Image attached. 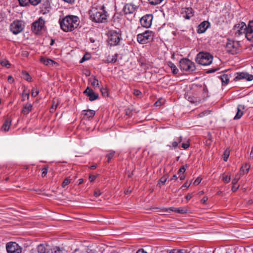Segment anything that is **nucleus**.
I'll list each match as a JSON object with an SVG mask.
<instances>
[{
	"label": "nucleus",
	"instance_id": "nucleus-32",
	"mask_svg": "<svg viewBox=\"0 0 253 253\" xmlns=\"http://www.w3.org/2000/svg\"><path fill=\"white\" fill-rule=\"evenodd\" d=\"M22 78L29 81V82H31V79L32 78H31L29 74L26 72V71H22Z\"/></svg>",
	"mask_w": 253,
	"mask_h": 253
},
{
	"label": "nucleus",
	"instance_id": "nucleus-6",
	"mask_svg": "<svg viewBox=\"0 0 253 253\" xmlns=\"http://www.w3.org/2000/svg\"><path fill=\"white\" fill-rule=\"evenodd\" d=\"M153 37V32L151 31L146 30L144 32L137 35V40L140 44H145L152 41Z\"/></svg>",
	"mask_w": 253,
	"mask_h": 253
},
{
	"label": "nucleus",
	"instance_id": "nucleus-37",
	"mask_svg": "<svg viewBox=\"0 0 253 253\" xmlns=\"http://www.w3.org/2000/svg\"><path fill=\"white\" fill-rule=\"evenodd\" d=\"M169 253H186L185 250L181 249V250H177V249H173L171 250Z\"/></svg>",
	"mask_w": 253,
	"mask_h": 253
},
{
	"label": "nucleus",
	"instance_id": "nucleus-48",
	"mask_svg": "<svg viewBox=\"0 0 253 253\" xmlns=\"http://www.w3.org/2000/svg\"><path fill=\"white\" fill-rule=\"evenodd\" d=\"M240 178V177L236 175L235 177L232 180V183L233 185H236Z\"/></svg>",
	"mask_w": 253,
	"mask_h": 253
},
{
	"label": "nucleus",
	"instance_id": "nucleus-12",
	"mask_svg": "<svg viewBox=\"0 0 253 253\" xmlns=\"http://www.w3.org/2000/svg\"><path fill=\"white\" fill-rule=\"evenodd\" d=\"M10 31L15 35L20 33L24 29V24L21 21H14L10 24Z\"/></svg>",
	"mask_w": 253,
	"mask_h": 253
},
{
	"label": "nucleus",
	"instance_id": "nucleus-16",
	"mask_svg": "<svg viewBox=\"0 0 253 253\" xmlns=\"http://www.w3.org/2000/svg\"><path fill=\"white\" fill-rule=\"evenodd\" d=\"M84 93L89 97V100L90 101H94L98 98V93H95L92 89L87 87L84 91Z\"/></svg>",
	"mask_w": 253,
	"mask_h": 253
},
{
	"label": "nucleus",
	"instance_id": "nucleus-18",
	"mask_svg": "<svg viewBox=\"0 0 253 253\" xmlns=\"http://www.w3.org/2000/svg\"><path fill=\"white\" fill-rule=\"evenodd\" d=\"M50 248L46 244H41L38 246L37 251L39 253H49Z\"/></svg>",
	"mask_w": 253,
	"mask_h": 253
},
{
	"label": "nucleus",
	"instance_id": "nucleus-53",
	"mask_svg": "<svg viewBox=\"0 0 253 253\" xmlns=\"http://www.w3.org/2000/svg\"><path fill=\"white\" fill-rule=\"evenodd\" d=\"M132 114V111L129 109H127L126 110V115L128 116V117H130Z\"/></svg>",
	"mask_w": 253,
	"mask_h": 253
},
{
	"label": "nucleus",
	"instance_id": "nucleus-26",
	"mask_svg": "<svg viewBox=\"0 0 253 253\" xmlns=\"http://www.w3.org/2000/svg\"><path fill=\"white\" fill-rule=\"evenodd\" d=\"M83 112H85L84 115L88 119H92L95 115V112L94 110L88 109L87 110H84Z\"/></svg>",
	"mask_w": 253,
	"mask_h": 253
},
{
	"label": "nucleus",
	"instance_id": "nucleus-49",
	"mask_svg": "<svg viewBox=\"0 0 253 253\" xmlns=\"http://www.w3.org/2000/svg\"><path fill=\"white\" fill-rule=\"evenodd\" d=\"M42 177H44L47 173V168L46 167H44L42 169Z\"/></svg>",
	"mask_w": 253,
	"mask_h": 253
},
{
	"label": "nucleus",
	"instance_id": "nucleus-57",
	"mask_svg": "<svg viewBox=\"0 0 253 253\" xmlns=\"http://www.w3.org/2000/svg\"><path fill=\"white\" fill-rule=\"evenodd\" d=\"M117 56H118V54H115V55L112 58V60L111 61V62H112V63L116 62L117 61Z\"/></svg>",
	"mask_w": 253,
	"mask_h": 253
},
{
	"label": "nucleus",
	"instance_id": "nucleus-23",
	"mask_svg": "<svg viewBox=\"0 0 253 253\" xmlns=\"http://www.w3.org/2000/svg\"><path fill=\"white\" fill-rule=\"evenodd\" d=\"M245 36L248 41H252L253 40V29L246 27Z\"/></svg>",
	"mask_w": 253,
	"mask_h": 253
},
{
	"label": "nucleus",
	"instance_id": "nucleus-11",
	"mask_svg": "<svg viewBox=\"0 0 253 253\" xmlns=\"http://www.w3.org/2000/svg\"><path fill=\"white\" fill-rule=\"evenodd\" d=\"M51 4V0H44L40 5L39 13L43 15L49 13L52 9Z\"/></svg>",
	"mask_w": 253,
	"mask_h": 253
},
{
	"label": "nucleus",
	"instance_id": "nucleus-36",
	"mask_svg": "<svg viewBox=\"0 0 253 253\" xmlns=\"http://www.w3.org/2000/svg\"><path fill=\"white\" fill-rule=\"evenodd\" d=\"M230 155V150L228 149H226L223 153V159L224 161L226 162L228 159V157Z\"/></svg>",
	"mask_w": 253,
	"mask_h": 253
},
{
	"label": "nucleus",
	"instance_id": "nucleus-50",
	"mask_svg": "<svg viewBox=\"0 0 253 253\" xmlns=\"http://www.w3.org/2000/svg\"><path fill=\"white\" fill-rule=\"evenodd\" d=\"M91 85L93 86H95V85L98 86V81L96 78H94L93 80L91 82Z\"/></svg>",
	"mask_w": 253,
	"mask_h": 253
},
{
	"label": "nucleus",
	"instance_id": "nucleus-54",
	"mask_svg": "<svg viewBox=\"0 0 253 253\" xmlns=\"http://www.w3.org/2000/svg\"><path fill=\"white\" fill-rule=\"evenodd\" d=\"M191 184V183H188V181H186L184 184L181 186V188H188L190 186Z\"/></svg>",
	"mask_w": 253,
	"mask_h": 253
},
{
	"label": "nucleus",
	"instance_id": "nucleus-63",
	"mask_svg": "<svg viewBox=\"0 0 253 253\" xmlns=\"http://www.w3.org/2000/svg\"><path fill=\"white\" fill-rule=\"evenodd\" d=\"M136 253H147L143 249H139Z\"/></svg>",
	"mask_w": 253,
	"mask_h": 253
},
{
	"label": "nucleus",
	"instance_id": "nucleus-62",
	"mask_svg": "<svg viewBox=\"0 0 253 253\" xmlns=\"http://www.w3.org/2000/svg\"><path fill=\"white\" fill-rule=\"evenodd\" d=\"M96 177V176L91 175L89 176V179L90 182H93L95 179Z\"/></svg>",
	"mask_w": 253,
	"mask_h": 253
},
{
	"label": "nucleus",
	"instance_id": "nucleus-56",
	"mask_svg": "<svg viewBox=\"0 0 253 253\" xmlns=\"http://www.w3.org/2000/svg\"><path fill=\"white\" fill-rule=\"evenodd\" d=\"M218 69V68H215V69L208 70L207 71L206 73L208 74L213 73V72H215V71H216Z\"/></svg>",
	"mask_w": 253,
	"mask_h": 253
},
{
	"label": "nucleus",
	"instance_id": "nucleus-29",
	"mask_svg": "<svg viewBox=\"0 0 253 253\" xmlns=\"http://www.w3.org/2000/svg\"><path fill=\"white\" fill-rule=\"evenodd\" d=\"M168 66L170 68L173 74L176 75L178 73V69L172 62H169L168 63Z\"/></svg>",
	"mask_w": 253,
	"mask_h": 253
},
{
	"label": "nucleus",
	"instance_id": "nucleus-28",
	"mask_svg": "<svg viewBox=\"0 0 253 253\" xmlns=\"http://www.w3.org/2000/svg\"><path fill=\"white\" fill-rule=\"evenodd\" d=\"M107 154L106 157L107 158V162L109 163L111 160L113 158L115 155V151L112 150H108L107 151Z\"/></svg>",
	"mask_w": 253,
	"mask_h": 253
},
{
	"label": "nucleus",
	"instance_id": "nucleus-41",
	"mask_svg": "<svg viewBox=\"0 0 253 253\" xmlns=\"http://www.w3.org/2000/svg\"><path fill=\"white\" fill-rule=\"evenodd\" d=\"M149 3L152 5L160 4L163 0H148Z\"/></svg>",
	"mask_w": 253,
	"mask_h": 253
},
{
	"label": "nucleus",
	"instance_id": "nucleus-40",
	"mask_svg": "<svg viewBox=\"0 0 253 253\" xmlns=\"http://www.w3.org/2000/svg\"><path fill=\"white\" fill-rule=\"evenodd\" d=\"M70 183V179L69 178H65L62 184V187L65 188L67 185Z\"/></svg>",
	"mask_w": 253,
	"mask_h": 253
},
{
	"label": "nucleus",
	"instance_id": "nucleus-58",
	"mask_svg": "<svg viewBox=\"0 0 253 253\" xmlns=\"http://www.w3.org/2000/svg\"><path fill=\"white\" fill-rule=\"evenodd\" d=\"M247 28L253 29V21H250Z\"/></svg>",
	"mask_w": 253,
	"mask_h": 253
},
{
	"label": "nucleus",
	"instance_id": "nucleus-55",
	"mask_svg": "<svg viewBox=\"0 0 253 253\" xmlns=\"http://www.w3.org/2000/svg\"><path fill=\"white\" fill-rule=\"evenodd\" d=\"M41 1L42 0H33V5H37L41 3Z\"/></svg>",
	"mask_w": 253,
	"mask_h": 253
},
{
	"label": "nucleus",
	"instance_id": "nucleus-31",
	"mask_svg": "<svg viewBox=\"0 0 253 253\" xmlns=\"http://www.w3.org/2000/svg\"><path fill=\"white\" fill-rule=\"evenodd\" d=\"M250 168V166L248 164H245L241 168L240 171L242 172L243 174L245 173H248Z\"/></svg>",
	"mask_w": 253,
	"mask_h": 253
},
{
	"label": "nucleus",
	"instance_id": "nucleus-61",
	"mask_svg": "<svg viewBox=\"0 0 253 253\" xmlns=\"http://www.w3.org/2000/svg\"><path fill=\"white\" fill-rule=\"evenodd\" d=\"M238 188H239V186H236V185H233V186L232 187V190L233 192H235L238 190Z\"/></svg>",
	"mask_w": 253,
	"mask_h": 253
},
{
	"label": "nucleus",
	"instance_id": "nucleus-42",
	"mask_svg": "<svg viewBox=\"0 0 253 253\" xmlns=\"http://www.w3.org/2000/svg\"><path fill=\"white\" fill-rule=\"evenodd\" d=\"M53 250L52 253H65L64 251L59 247H55Z\"/></svg>",
	"mask_w": 253,
	"mask_h": 253
},
{
	"label": "nucleus",
	"instance_id": "nucleus-27",
	"mask_svg": "<svg viewBox=\"0 0 253 253\" xmlns=\"http://www.w3.org/2000/svg\"><path fill=\"white\" fill-rule=\"evenodd\" d=\"M219 78L222 82V85H226L229 82V77L226 74L221 75Z\"/></svg>",
	"mask_w": 253,
	"mask_h": 253
},
{
	"label": "nucleus",
	"instance_id": "nucleus-7",
	"mask_svg": "<svg viewBox=\"0 0 253 253\" xmlns=\"http://www.w3.org/2000/svg\"><path fill=\"white\" fill-rule=\"evenodd\" d=\"M179 67L181 70L185 71L192 72L196 69L194 63L186 58H183L180 60Z\"/></svg>",
	"mask_w": 253,
	"mask_h": 253
},
{
	"label": "nucleus",
	"instance_id": "nucleus-1",
	"mask_svg": "<svg viewBox=\"0 0 253 253\" xmlns=\"http://www.w3.org/2000/svg\"><path fill=\"white\" fill-rule=\"evenodd\" d=\"M61 29L64 32H68L77 28L79 25V18L76 16L67 15L62 20H59Z\"/></svg>",
	"mask_w": 253,
	"mask_h": 253
},
{
	"label": "nucleus",
	"instance_id": "nucleus-14",
	"mask_svg": "<svg viewBox=\"0 0 253 253\" xmlns=\"http://www.w3.org/2000/svg\"><path fill=\"white\" fill-rule=\"evenodd\" d=\"M245 79L247 81L253 80V75L247 73L241 72L237 73L236 76L234 78V81Z\"/></svg>",
	"mask_w": 253,
	"mask_h": 253
},
{
	"label": "nucleus",
	"instance_id": "nucleus-15",
	"mask_svg": "<svg viewBox=\"0 0 253 253\" xmlns=\"http://www.w3.org/2000/svg\"><path fill=\"white\" fill-rule=\"evenodd\" d=\"M137 6L132 3H126L123 8L124 14H133L137 9Z\"/></svg>",
	"mask_w": 253,
	"mask_h": 253
},
{
	"label": "nucleus",
	"instance_id": "nucleus-10",
	"mask_svg": "<svg viewBox=\"0 0 253 253\" xmlns=\"http://www.w3.org/2000/svg\"><path fill=\"white\" fill-rule=\"evenodd\" d=\"M7 253H21L22 248L16 242H9L6 245Z\"/></svg>",
	"mask_w": 253,
	"mask_h": 253
},
{
	"label": "nucleus",
	"instance_id": "nucleus-38",
	"mask_svg": "<svg viewBox=\"0 0 253 253\" xmlns=\"http://www.w3.org/2000/svg\"><path fill=\"white\" fill-rule=\"evenodd\" d=\"M100 91L103 96H108V90L107 88L102 87L100 88Z\"/></svg>",
	"mask_w": 253,
	"mask_h": 253
},
{
	"label": "nucleus",
	"instance_id": "nucleus-24",
	"mask_svg": "<svg viewBox=\"0 0 253 253\" xmlns=\"http://www.w3.org/2000/svg\"><path fill=\"white\" fill-rule=\"evenodd\" d=\"M41 61L45 65H53V64H57V63L55 61L49 58L42 57L41 58Z\"/></svg>",
	"mask_w": 253,
	"mask_h": 253
},
{
	"label": "nucleus",
	"instance_id": "nucleus-64",
	"mask_svg": "<svg viewBox=\"0 0 253 253\" xmlns=\"http://www.w3.org/2000/svg\"><path fill=\"white\" fill-rule=\"evenodd\" d=\"M178 175L180 180H183L185 179V176L184 175V174H179Z\"/></svg>",
	"mask_w": 253,
	"mask_h": 253
},
{
	"label": "nucleus",
	"instance_id": "nucleus-30",
	"mask_svg": "<svg viewBox=\"0 0 253 253\" xmlns=\"http://www.w3.org/2000/svg\"><path fill=\"white\" fill-rule=\"evenodd\" d=\"M29 97V90H27L25 89L22 94V101H24L28 100Z\"/></svg>",
	"mask_w": 253,
	"mask_h": 253
},
{
	"label": "nucleus",
	"instance_id": "nucleus-17",
	"mask_svg": "<svg viewBox=\"0 0 253 253\" xmlns=\"http://www.w3.org/2000/svg\"><path fill=\"white\" fill-rule=\"evenodd\" d=\"M180 12L181 14L183 15V16L187 19H189L193 16V9L192 8L183 7L181 8Z\"/></svg>",
	"mask_w": 253,
	"mask_h": 253
},
{
	"label": "nucleus",
	"instance_id": "nucleus-5",
	"mask_svg": "<svg viewBox=\"0 0 253 253\" xmlns=\"http://www.w3.org/2000/svg\"><path fill=\"white\" fill-rule=\"evenodd\" d=\"M241 44L239 42L228 39L226 43V51L234 55L239 53L241 51Z\"/></svg>",
	"mask_w": 253,
	"mask_h": 253
},
{
	"label": "nucleus",
	"instance_id": "nucleus-2",
	"mask_svg": "<svg viewBox=\"0 0 253 253\" xmlns=\"http://www.w3.org/2000/svg\"><path fill=\"white\" fill-rule=\"evenodd\" d=\"M89 14L91 20L96 23L106 22L108 16L104 5L100 8L92 7L89 11Z\"/></svg>",
	"mask_w": 253,
	"mask_h": 253
},
{
	"label": "nucleus",
	"instance_id": "nucleus-20",
	"mask_svg": "<svg viewBox=\"0 0 253 253\" xmlns=\"http://www.w3.org/2000/svg\"><path fill=\"white\" fill-rule=\"evenodd\" d=\"M169 210L171 211H174L180 214L186 213L188 211V210L186 207H182L179 208L170 207L169 208Z\"/></svg>",
	"mask_w": 253,
	"mask_h": 253
},
{
	"label": "nucleus",
	"instance_id": "nucleus-45",
	"mask_svg": "<svg viewBox=\"0 0 253 253\" xmlns=\"http://www.w3.org/2000/svg\"><path fill=\"white\" fill-rule=\"evenodd\" d=\"M90 58V55L89 54H85L82 59H81L80 63H83L84 61L87 60Z\"/></svg>",
	"mask_w": 253,
	"mask_h": 253
},
{
	"label": "nucleus",
	"instance_id": "nucleus-13",
	"mask_svg": "<svg viewBox=\"0 0 253 253\" xmlns=\"http://www.w3.org/2000/svg\"><path fill=\"white\" fill-rule=\"evenodd\" d=\"M152 14H146L143 16L140 20L141 25L145 28H149L151 24L153 19Z\"/></svg>",
	"mask_w": 253,
	"mask_h": 253
},
{
	"label": "nucleus",
	"instance_id": "nucleus-33",
	"mask_svg": "<svg viewBox=\"0 0 253 253\" xmlns=\"http://www.w3.org/2000/svg\"><path fill=\"white\" fill-rule=\"evenodd\" d=\"M19 5L21 6L29 5V3H32L31 0H18Z\"/></svg>",
	"mask_w": 253,
	"mask_h": 253
},
{
	"label": "nucleus",
	"instance_id": "nucleus-39",
	"mask_svg": "<svg viewBox=\"0 0 253 253\" xmlns=\"http://www.w3.org/2000/svg\"><path fill=\"white\" fill-rule=\"evenodd\" d=\"M58 105V102L55 99L53 100V104L50 108V112L54 111Z\"/></svg>",
	"mask_w": 253,
	"mask_h": 253
},
{
	"label": "nucleus",
	"instance_id": "nucleus-9",
	"mask_svg": "<svg viewBox=\"0 0 253 253\" xmlns=\"http://www.w3.org/2000/svg\"><path fill=\"white\" fill-rule=\"evenodd\" d=\"M44 24V20L42 17L33 23V28H34V32L36 34L40 35L42 34V31L45 28Z\"/></svg>",
	"mask_w": 253,
	"mask_h": 253
},
{
	"label": "nucleus",
	"instance_id": "nucleus-25",
	"mask_svg": "<svg viewBox=\"0 0 253 253\" xmlns=\"http://www.w3.org/2000/svg\"><path fill=\"white\" fill-rule=\"evenodd\" d=\"M31 111H32V105L31 104H27L24 105L22 113L24 115H27Z\"/></svg>",
	"mask_w": 253,
	"mask_h": 253
},
{
	"label": "nucleus",
	"instance_id": "nucleus-34",
	"mask_svg": "<svg viewBox=\"0 0 253 253\" xmlns=\"http://www.w3.org/2000/svg\"><path fill=\"white\" fill-rule=\"evenodd\" d=\"M182 141V137L180 136L178 138L176 139L175 141H174L172 143V146L173 148H176L177 147L179 143H180Z\"/></svg>",
	"mask_w": 253,
	"mask_h": 253
},
{
	"label": "nucleus",
	"instance_id": "nucleus-21",
	"mask_svg": "<svg viewBox=\"0 0 253 253\" xmlns=\"http://www.w3.org/2000/svg\"><path fill=\"white\" fill-rule=\"evenodd\" d=\"M244 109V106L243 105H239L238 106L237 112V113H236L235 116L234 118V120H238L242 117V116L244 114V111H243Z\"/></svg>",
	"mask_w": 253,
	"mask_h": 253
},
{
	"label": "nucleus",
	"instance_id": "nucleus-44",
	"mask_svg": "<svg viewBox=\"0 0 253 253\" xmlns=\"http://www.w3.org/2000/svg\"><path fill=\"white\" fill-rule=\"evenodd\" d=\"M133 94L136 96L140 97L142 95V92L138 89H134Z\"/></svg>",
	"mask_w": 253,
	"mask_h": 253
},
{
	"label": "nucleus",
	"instance_id": "nucleus-4",
	"mask_svg": "<svg viewBox=\"0 0 253 253\" xmlns=\"http://www.w3.org/2000/svg\"><path fill=\"white\" fill-rule=\"evenodd\" d=\"M213 56L209 52H200L196 56V62L203 66L210 65L212 61Z\"/></svg>",
	"mask_w": 253,
	"mask_h": 253
},
{
	"label": "nucleus",
	"instance_id": "nucleus-51",
	"mask_svg": "<svg viewBox=\"0 0 253 253\" xmlns=\"http://www.w3.org/2000/svg\"><path fill=\"white\" fill-rule=\"evenodd\" d=\"M189 146H190V144L188 142H187L186 143H183L181 145V147L182 148H183L184 149H186L189 147Z\"/></svg>",
	"mask_w": 253,
	"mask_h": 253
},
{
	"label": "nucleus",
	"instance_id": "nucleus-3",
	"mask_svg": "<svg viewBox=\"0 0 253 253\" xmlns=\"http://www.w3.org/2000/svg\"><path fill=\"white\" fill-rule=\"evenodd\" d=\"M122 33L120 29L116 30H110L107 33L108 39L107 42L111 46L119 45L122 40Z\"/></svg>",
	"mask_w": 253,
	"mask_h": 253
},
{
	"label": "nucleus",
	"instance_id": "nucleus-52",
	"mask_svg": "<svg viewBox=\"0 0 253 253\" xmlns=\"http://www.w3.org/2000/svg\"><path fill=\"white\" fill-rule=\"evenodd\" d=\"M201 180H202V178H201L200 177H198L194 181L193 184L195 185H197L201 182Z\"/></svg>",
	"mask_w": 253,
	"mask_h": 253
},
{
	"label": "nucleus",
	"instance_id": "nucleus-19",
	"mask_svg": "<svg viewBox=\"0 0 253 253\" xmlns=\"http://www.w3.org/2000/svg\"><path fill=\"white\" fill-rule=\"evenodd\" d=\"M210 24L208 21H204L202 22L198 27L197 33L199 34L204 33L210 26Z\"/></svg>",
	"mask_w": 253,
	"mask_h": 253
},
{
	"label": "nucleus",
	"instance_id": "nucleus-60",
	"mask_svg": "<svg viewBox=\"0 0 253 253\" xmlns=\"http://www.w3.org/2000/svg\"><path fill=\"white\" fill-rule=\"evenodd\" d=\"M101 195V193L99 190H95L94 192V195L97 197Z\"/></svg>",
	"mask_w": 253,
	"mask_h": 253
},
{
	"label": "nucleus",
	"instance_id": "nucleus-22",
	"mask_svg": "<svg viewBox=\"0 0 253 253\" xmlns=\"http://www.w3.org/2000/svg\"><path fill=\"white\" fill-rule=\"evenodd\" d=\"M11 125V120L10 118H7L5 120V121L1 127V130H2L4 132H6V131H8Z\"/></svg>",
	"mask_w": 253,
	"mask_h": 253
},
{
	"label": "nucleus",
	"instance_id": "nucleus-47",
	"mask_svg": "<svg viewBox=\"0 0 253 253\" xmlns=\"http://www.w3.org/2000/svg\"><path fill=\"white\" fill-rule=\"evenodd\" d=\"M185 170L186 168H185V167L184 166H182L178 170V174H184V172H185Z\"/></svg>",
	"mask_w": 253,
	"mask_h": 253
},
{
	"label": "nucleus",
	"instance_id": "nucleus-43",
	"mask_svg": "<svg viewBox=\"0 0 253 253\" xmlns=\"http://www.w3.org/2000/svg\"><path fill=\"white\" fill-rule=\"evenodd\" d=\"M168 179L167 175L162 176L159 180V182L162 183L163 184H165Z\"/></svg>",
	"mask_w": 253,
	"mask_h": 253
},
{
	"label": "nucleus",
	"instance_id": "nucleus-59",
	"mask_svg": "<svg viewBox=\"0 0 253 253\" xmlns=\"http://www.w3.org/2000/svg\"><path fill=\"white\" fill-rule=\"evenodd\" d=\"M62 0L68 3L71 4L74 3V2L75 1V0Z\"/></svg>",
	"mask_w": 253,
	"mask_h": 253
},
{
	"label": "nucleus",
	"instance_id": "nucleus-46",
	"mask_svg": "<svg viewBox=\"0 0 253 253\" xmlns=\"http://www.w3.org/2000/svg\"><path fill=\"white\" fill-rule=\"evenodd\" d=\"M223 181L225 183H228L230 181V177L228 175H223Z\"/></svg>",
	"mask_w": 253,
	"mask_h": 253
},
{
	"label": "nucleus",
	"instance_id": "nucleus-35",
	"mask_svg": "<svg viewBox=\"0 0 253 253\" xmlns=\"http://www.w3.org/2000/svg\"><path fill=\"white\" fill-rule=\"evenodd\" d=\"M0 64L2 66L6 67L7 68H10V65H11L9 63L8 61L6 60V59L0 60Z\"/></svg>",
	"mask_w": 253,
	"mask_h": 253
},
{
	"label": "nucleus",
	"instance_id": "nucleus-8",
	"mask_svg": "<svg viewBox=\"0 0 253 253\" xmlns=\"http://www.w3.org/2000/svg\"><path fill=\"white\" fill-rule=\"evenodd\" d=\"M246 24L244 22H240L234 25L232 29V33L236 37H239L243 34H245Z\"/></svg>",
	"mask_w": 253,
	"mask_h": 253
}]
</instances>
